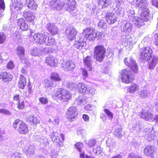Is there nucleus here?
<instances>
[{"instance_id": "obj_1", "label": "nucleus", "mask_w": 158, "mask_h": 158, "mask_svg": "<svg viewBox=\"0 0 158 158\" xmlns=\"http://www.w3.org/2000/svg\"><path fill=\"white\" fill-rule=\"evenodd\" d=\"M127 15L130 19L131 20L134 25L138 27H139L144 25V22H146L150 19L148 10L145 9L141 14L140 17L135 16L134 11L129 10L127 12Z\"/></svg>"}, {"instance_id": "obj_2", "label": "nucleus", "mask_w": 158, "mask_h": 158, "mask_svg": "<svg viewBox=\"0 0 158 158\" xmlns=\"http://www.w3.org/2000/svg\"><path fill=\"white\" fill-rule=\"evenodd\" d=\"M152 50L149 46L144 47L140 52V58L143 60H148L150 59L148 63V68L153 69L158 62V57L156 56H151Z\"/></svg>"}, {"instance_id": "obj_3", "label": "nucleus", "mask_w": 158, "mask_h": 158, "mask_svg": "<svg viewBox=\"0 0 158 158\" xmlns=\"http://www.w3.org/2000/svg\"><path fill=\"white\" fill-rule=\"evenodd\" d=\"M55 95L63 102H68L72 97L71 94L69 91L62 88L57 89Z\"/></svg>"}, {"instance_id": "obj_4", "label": "nucleus", "mask_w": 158, "mask_h": 158, "mask_svg": "<svg viewBox=\"0 0 158 158\" xmlns=\"http://www.w3.org/2000/svg\"><path fill=\"white\" fill-rule=\"evenodd\" d=\"M94 57L100 62L102 61L105 56L106 49L102 45L96 46L94 49Z\"/></svg>"}, {"instance_id": "obj_5", "label": "nucleus", "mask_w": 158, "mask_h": 158, "mask_svg": "<svg viewBox=\"0 0 158 158\" xmlns=\"http://www.w3.org/2000/svg\"><path fill=\"white\" fill-rule=\"evenodd\" d=\"M81 34H83L86 40L91 41H94L97 37V31L90 28L85 29Z\"/></svg>"}, {"instance_id": "obj_6", "label": "nucleus", "mask_w": 158, "mask_h": 158, "mask_svg": "<svg viewBox=\"0 0 158 158\" xmlns=\"http://www.w3.org/2000/svg\"><path fill=\"white\" fill-rule=\"evenodd\" d=\"M121 81L126 84H128L132 81L133 77L130 71L124 69L120 72Z\"/></svg>"}, {"instance_id": "obj_7", "label": "nucleus", "mask_w": 158, "mask_h": 158, "mask_svg": "<svg viewBox=\"0 0 158 158\" xmlns=\"http://www.w3.org/2000/svg\"><path fill=\"white\" fill-rule=\"evenodd\" d=\"M51 137L53 142L56 143L58 146L61 147L63 146V142L64 139V134H60L59 136L57 133L54 132L52 133Z\"/></svg>"}, {"instance_id": "obj_8", "label": "nucleus", "mask_w": 158, "mask_h": 158, "mask_svg": "<svg viewBox=\"0 0 158 158\" xmlns=\"http://www.w3.org/2000/svg\"><path fill=\"white\" fill-rule=\"evenodd\" d=\"M86 40L83 34H80L74 44L75 47L79 50L85 49L86 45Z\"/></svg>"}, {"instance_id": "obj_9", "label": "nucleus", "mask_w": 158, "mask_h": 158, "mask_svg": "<svg viewBox=\"0 0 158 158\" xmlns=\"http://www.w3.org/2000/svg\"><path fill=\"white\" fill-rule=\"evenodd\" d=\"M124 61L125 64L131 68L133 72L136 73L138 72V66L133 58H126L124 59Z\"/></svg>"}, {"instance_id": "obj_10", "label": "nucleus", "mask_w": 158, "mask_h": 158, "mask_svg": "<svg viewBox=\"0 0 158 158\" xmlns=\"http://www.w3.org/2000/svg\"><path fill=\"white\" fill-rule=\"evenodd\" d=\"M47 4L52 10H60L63 7V2L57 0H48Z\"/></svg>"}, {"instance_id": "obj_11", "label": "nucleus", "mask_w": 158, "mask_h": 158, "mask_svg": "<svg viewBox=\"0 0 158 158\" xmlns=\"http://www.w3.org/2000/svg\"><path fill=\"white\" fill-rule=\"evenodd\" d=\"M47 37V33H36L33 36L34 40L37 44L41 45L44 44L45 40Z\"/></svg>"}, {"instance_id": "obj_12", "label": "nucleus", "mask_w": 158, "mask_h": 158, "mask_svg": "<svg viewBox=\"0 0 158 158\" xmlns=\"http://www.w3.org/2000/svg\"><path fill=\"white\" fill-rule=\"evenodd\" d=\"M153 129V127H152L149 128L145 129L143 131L144 137L148 141L150 142L154 140L156 137L155 131Z\"/></svg>"}, {"instance_id": "obj_13", "label": "nucleus", "mask_w": 158, "mask_h": 158, "mask_svg": "<svg viewBox=\"0 0 158 158\" xmlns=\"http://www.w3.org/2000/svg\"><path fill=\"white\" fill-rule=\"evenodd\" d=\"M78 115V110L75 106H71L67 110L66 117L69 120L76 117Z\"/></svg>"}, {"instance_id": "obj_14", "label": "nucleus", "mask_w": 158, "mask_h": 158, "mask_svg": "<svg viewBox=\"0 0 158 158\" xmlns=\"http://www.w3.org/2000/svg\"><path fill=\"white\" fill-rule=\"evenodd\" d=\"M61 65L63 69L67 72L73 71L75 67L74 62L70 60H64L61 63Z\"/></svg>"}, {"instance_id": "obj_15", "label": "nucleus", "mask_w": 158, "mask_h": 158, "mask_svg": "<svg viewBox=\"0 0 158 158\" xmlns=\"http://www.w3.org/2000/svg\"><path fill=\"white\" fill-rule=\"evenodd\" d=\"M76 4L75 0H67L64 3H63V7L66 11L71 12L76 9Z\"/></svg>"}, {"instance_id": "obj_16", "label": "nucleus", "mask_w": 158, "mask_h": 158, "mask_svg": "<svg viewBox=\"0 0 158 158\" xmlns=\"http://www.w3.org/2000/svg\"><path fill=\"white\" fill-rule=\"evenodd\" d=\"M157 149L153 145L147 146L144 149V154L146 156L151 157V158H154V155L156 152Z\"/></svg>"}, {"instance_id": "obj_17", "label": "nucleus", "mask_w": 158, "mask_h": 158, "mask_svg": "<svg viewBox=\"0 0 158 158\" xmlns=\"http://www.w3.org/2000/svg\"><path fill=\"white\" fill-rule=\"evenodd\" d=\"M16 51L17 55L21 60L22 62L26 64V66L28 67L30 66L29 62L24 59V49L23 48L20 46H18L16 48Z\"/></svg>"}, {"instance_id": "obj_18", "label": "nucleus", "mask_w": 158, "mask_h": 158, "mask_svg": "<svg viewBox=\"0 0 158 158\" xmlns=\"http://www.w3.org/2000/svg\"><path fill=\"white\" fill-rule=\"evenodd\" d=\"M77 33L76 30L73 27H67L65 31L67 37L70 40H72L75 39Z\"/></svg>"}, {"instance_id": "obj_19", "label": "nucleus", "mask_w": 158, "mask_h": 158, "mask_svg": "<svg viewBox=\"0 0 158 158\" xmlns=\"http://www.w3.org/2000/svg\"><path fill=\"white\" fill-rule=\"evenodd\" d=\"M122 25L121 31L125 32L130 33L131 32L133 25L129 21H124Z\"/></svg>"}, {"instance_id": "obj_20", "label": "nucleus", "mask_w": 158, "mask_h": 158, "mask_svg": "<svg viewBox=\"0 0 158 158\" xmlns=\"http://www.w3.org/2000/svg\"><path fill=\"white\" fill-rule=\"evenodd\" d=\"M140 117L146 121L152 119L153 115L147 110H143L139 113Z\"/></svg>"}, {"instance_id": "obj_21", "label": "nucleus", "mask_w": 158, "mask_h": 158, "mask_svg": "<svg viewBox=\"0 0 158 158\" xmlns=\"http://www.w3.org/2000/svg\"><path fill=\"white\" fill-rule=\"evenodd\" d=\"M48 31L52 35H55L58 32L57 27L53 23H49L47 25Z\"/></svg>"}, {"instance_id": "obj_22", "label": "nucleus", "mask_w": 158, "mask_h": 158, "mask_svg": "<svg viewBox=\"0 0 158 158\" xmlns=\"http://www.w3.org/2000/svg\"><path fill=\"white\" fill-rule=\"evenodd\" d=\"M19 126L17 131L20 134H25L28 133V129L27 126L23 122L18 123Z\"/></svg>"}, {"instance_id": "obj_23", "label": "nucleus", "mask_w": 158, "mask_h": 158, "mask_svg": "<svg viewBox=\"0 0 158 158\" xmlns=\"http://www.w3.org/2000/svg\"><path fill=\"white\" fill-rule=\"evenodd\" d=\"M45 62L48 65L51 67H55L58 61L54 56H49L46 58Z\"/></svg>"}, {"instance_id": "obj_24", "label": "nucleus", "mask_w": 158, "mask_h": 158, "mask_svg": "<svg viewBox=\"0 0 158 158\" xmlns=\"http://www.w3.org/2000/svg\"><path fill=\"white\" fill-rule=\"evenodd\" d=\"M23 16L27 21L28 22L33 21L35 18V14L30 10L25 11Z\"/></svg>"}, {"instance_id": "obj_25", "label": "nucleus", "mask_w": 158, "mask_h": 158, "mask_svg": "<svg viewBox=\"0 0 158 158\" xmlns=\"http://www.w3.org/2000/svg\"><path fill=\"white\" fill-rule=\"evenodd\" d=\"M12 77V75L9 73L3 72L0 73V79L5 82L10 81Z\"/></svg>"}, {"instance_id": "obj_26", "label": "nucleus", "mask_w": 158, "mask_h": 158, "mask_svg": "<svg viewBox=\"0 0 158 158\" xmlns=\"http://www.w3.org/2000/svg\"><path fill=\"white\" fill-rule=\"evenodd\" d=\"M88 85L83 83H79L76 85V89L78 92L81 93L85 94Z\"/></svg>"}, {"instance_id": "obj_27", "label": "nucleus", "mask_w": 158, "mask_h": 158, "mask_svg": "<svg viewBox=\"0 0 158 158\" xmlns=\"http://www.w3.org/2000/svg\"><path fill=\"white\" fill-rule=\"evenodd\" d=\"M106 18L107 22L109 24H113L117 21V17L113 13H107L106 14Z\"/></svg>"}, {"instance_id": "obj_28", "label": "nucleus", "mask_w": 158, "mask_h": 158, "mask_svg": "<svg viewBox=\"0 0 158 158\" xmlns=\"http://www.w3.org/2000/svg\"><path fill=\"white\" fill-rule=\"evenodd\" d=\"M18 25L20 29L23 31H26L28 28V25L25 20L23 18L19 19L18 21Z\"/></svg>"}, {"instance_id": "obj_29", "label": "nucleus", "mask_w": 158, "mask_h": 158, "mask_svg": "<svg viewBox=\"0 0 158 158\" xmlns=\"http://www.w3.org/2000/svg\"><path fill=\"white\" fill-rule=\"evenodd\" d=\"M25 2L26 6L31 10H35L38 7V5L34 0H26Z\"/></svg>"}, {"instance_id": "obj_30", "label": "nucleus", "mask_w": 158, "mask_h": 158, "mask_svg": "<svg viewBox=\"0 0 158 158\" xmlns=\"http://www.w3.org/2000/svg\"><path fill=\"white\" fill-rule=\"evenodd\" d=\"M97 2L98 6L102 8L106 7L112 3L111 0H97Z\"/></svg>"}, {"instance_id": "obj_31", "label": "nucleus", "mask_w": 158, "mask_h": 158, "mask_svg": "<svg viewBox=\"0 0 158 158\" xmlns=\"http://www.w3.org/2000/svg\"><path fill=\"white\" fill-rule=\"evenodd\" d=\"M135 5L136 6L142 10L145 9L148 5V1L147 0H137Z\"/></svg>"}, {"instance_id": "obj_32", "label": "nucleus", "mask_w": 158, "mask_h": 158, "mask_svg": "<svg viewBox=\"0 0 158 158\" xmlns=\"http://www.w3.org/2000/svg\"><path fill=\"white\" fill-rule=\"evenodd\" d=\"M139 89V86L136 84H132L127 87V91L130 93H135Z\"/></svg>"}, {"instance_id": "obj_33", "label": "nucleus", "mask_w": 158, "mask_h": 158, "mask_svg": "<svg viewBox=\"0 0 158 158\" xmlns=\"http://www.w3.org/2000/svg\"><path fill=\"white\" fill-rule=\"evenodd\" d=\"M122 41L123 42L128 45L129 44H131V45L134 44L136 43V41H133V38H132L131 36L128 35L127 37L126 35L123 36H122Z\"/></svg>"}, {"instance_id": "obj_34", "label": "nucleus", "mask_w": 158, "mask_h": 158, "mask_svg": "<svg viewBox=\"0 0 158 158\" xmlns=\"http://www.w3.org/2000/svg\"><path fill=\"white\" fill-rule=\"evenodd\" d=\"M26 79L22 75H20L19 81V86L20 88L23 89L27 84Z\"/></svg>"}, {"instance_id": "obj_35", "label": "nucleus", "mask_w": 158, "mask_h": 158, "mask_svg": "<svg viewBox=\"0 0 158 158\" xmlns=\"http://www.w3.org/2000/svg\"><path fill=\"white\" fill-rule=\"evenodd\" d=\"M56 85L55 81H53L51 79H46L44 81V85L45 88H49L51 89L52 87H55Z\"/></svg>"}, {"instance_id": "obj_36", "label": "nucleus", "mask_w": 158, "mask_h": 158, "mask_svg": "<svg viewBox=\"0 0 158 158\" xmlns=\"http://www.w3.org/2000/svg\"><path fill=\"white\" fill-rule=\"evenodd\" d=\"M11 5L15 9L17 10L22 8L23 6L22 2L20 0H12Z\"/></svg>"}, {"instance_id": "obj_37", "label": "nucleus", "mask_w": 158, "mask_h": 158, "mask_svg": "<svg viewBox=\"0 0 158 158\" xmlns=\"http://www.w3.org/2000/svg\"><path fill=\"white\" fill-rule=\"evenodd\" d=\"M84 61L85 65L88 68L89 70H91L92 69L91 65V57L90 56H87L84 60Z\"/></svg>"}, {"instance_id": "obj_38", "label": "nucleus", "mask_w": 158, "mask_h": 158, "mask_svg": "<svg viewBox=\"0 0 158 158\" xmlns=\"http://www.w3.org/2000/svg\"><path fill=\"white\" fill-rule=\"evenodd\" d=\"M45 41L44 44L48 46L55 44V39L51 37H49L47 34V37Z\"/></svg>"}, {"instance_id": "obj_39", "label": "nucleus", "mask_w": 158, "mask_h": 158, "mask_svg": "<svg viewBox=\"0 0 158 158\" xmlns=\"http://www.w3.org/2000/svg\"><path fill=\"white\" fill-rule=\"evenodd\" d=\"M38 141L40 143V145L43 148L46 147L49 144V142L48 139L44 137H42L40 138V139L38 140Z\"/></svg>"}, {"instance_id": "obj_40", "label": "nucleus", "mask_w": 158, "mask_h": 158, "mask_svg": "<svg viewBox=\"0 0 158 158\" xmlns=\"http://www.w3.org/2000/svg\"><path fill=\"white\" fill-rule=\"evenodd\" d=\"M139 97L142 98H145L149 96L150 93L147 90L143 89L138 93Z\"/></svg>"}, {"instance_id": "obj_41", "label": "nucleus", "mask_w": 158, "mask_h": 158, "mask_svg": "<svg viewBox=\"0 0 158 158\" xmlns=\"http://www.w3.org/2000/svg\"><path fill=\"white\" fill-rule=\"evenodd\" d=\"M28 122L31 125H35L38 122L36 118L32 115H30L27 117Z\"/></svg>"}, {"instance_id": "obj_42", "label": "nucleus", "mask_w": 158, "mask_h": 158, "mask_svg": "<svg viewBox=\"0 0 158 158\" xmlns=\"http://www.w3.org/2000/svg\"><path fill=\"white\" fill-rule=\"evenodd\" d=\"M96 94V89L94 87L92 86L90 87V86L88 85V88L87 89L85 94L90 96H93Z\"/></svg>"}, {"instance_id": "obj_43", "label": "nucleus", "mask_w": 158, "mask_h": 158, "mask_svg": "<svg viewBox=\"0 0 158 158\" xmlns=\"http://www.w3.org/2000/svg\"><path fill=\"white\" fill-rule=\"evenodd\" d=\"M51 79L53 81H61V79L59 75L56 73H52L51 75Z\"/></svg>"}, {"instance_id": "obj_44", "label": "nucleus", "mask_w": 158, "mask_h": 158, "mask_svg": "<svg viewBox=\"0 0 158 158\" xmlns=\"http://www.w3.org/2000/svg\"><path fill=\"white\" fill-rule=\"evenodd\" d=\"M85 102L84 98L79 96L76 98L75 103L77 105H84Z\"/></svg>"}, {"instance_id": "obj_45", "label": "nucleus", "mask_w": 158, "mask_h": 158, "mask_svg": "<svg viewBox=\"0 0 158 158\" xmlns=\"http://www.w3.org/2000/svg\"><path fill=\"white\" fill-rule=\"evenodd\" d=\"M30 52L33 56H39L42 53V51L40 49L35 48L31 50Z\"/></svg>"}, {"instance_id": "obj_46", "label": "nucleus", "mask_w": 158, "mask_h": 158, "mask_svg": "<svg viewBox=\"0 0 158 158\" xmlns=\"http://www.w3.org/2000/svg\"><path fill=\"white\" fill-rule=\"evenodd\" d=\"M117 4L115 9L116 13L120 15H123L124 12V9L123 8H122L119 6L120 4L119 2Z\"/></svg>"}, {"instance_id": "obj_47", "label": "nucleus", "mask_w": 158, "mask_h": 158, "mask_svg": "<svg viewBox=\"0 0 158 158\" xmlns=\"http://www.w3.org/2000/svg\"><path fill=\"white\" fill-rule=\"evenodd\" d=\"M103 111L106 115L108 117V119L110 120H111L113 119L114 116L112 112L107 109H104Z\"/></svg>"}, {"instance_id": "obj_48", "label": "nucleus", "mask_w": 158, "mask_h": 158, "mask_svg": "<svg viewBox=\"0 0 158 158\" xmlns=\"http://www.w3.org/2000/svg\"><path fill=\"white\" fill-rule=\"evenodd\" d=\"M115 135L119 138H121L122 136V128L120 127L116 128L114 130Z\"/></svg>"}, {"instance_id": "obj_49", "label": "nucleus", "mask_w": 158, "mask_h": 158, "mask_svg": "<svg viewBox=\"0 0 158 158\" xmlns=\"http://www.w3.org/2000/svg\"><path fill=\"white\" fill-rule=\"evenodd\" d=\"M94 152L95 153L96 155L99 156H100L102 154V150L100 147L98 146L96 149H94L93 150Z\"/></svg>"}, {"instance_id": "obj_50", "label": "nucleus", "mask_w": 158, "mask_h": 158, "mask_svg": "<svg viewBox=\"0 0 158 158\" xmlns=\"http://www.w3.org/2000/svg\"><path fill=\"white\" fill-rule=\"evenodd\" d=\"M17 107L19 109H23L25 107V104L23 100L19 101L17 103Z\"/></svg>"}, {"instance_id": "obj_51", "label": "nucleus", "mask_w": 158, "mask_h": 158, "mask_svg": "<svg viewBox=\"0 0 158 158\" xmlns=\"http://www.w3.org/2000/svg\"><path fill=\"white\" fill-rule=\"evenodd\" d=\"M75 146L76 148L80 152H81V149H82L83 144L82 143L78 142L75 144Z\"/></svg>"}, {"instance_id": "obj_52", "label": "nucleus", "mask_w": 158, "mask_h": 158, "mask_svg": "<svg viewBox=\"0 0 158 158\" xmlns=\"http://www.w3.org/2000/svg\"><path fill=\"white\" fill-rule=\"evenodd\" d=\"M58 152L54 149H52L50 152V156L52 158H56Z\"/></svg>"}, {"instance_id": "obj_53", "label": "nucleus", "mask_w": 158, "mask_h": 158, "mask_svg": "<svg viewBox=\"0 0 158 158\" xmlns=\"http://www.w3.org/2000/svg\"><path fill=\"white\" fill-rule=\"evenodd\" d=\"M20 122H23L22 121L20 120L19 119H16L15 121L13 124V127L17 131V129H18L19 125L18 123Z\"/></svg>"}, {"instance_id": "obj_54", "label": "nucleus", "mask_w": 158, "mask_h": 158, "mask_svg": "<svg viewBox=\"0 0 158 158\" xmlns=\"http://www.w3.org/2000/svg\"><path fill=\"white\" fill-rule=\"evenodd\" d=\"M106 24L102 20H101L98 23V26L99 27L105 28H106Z\"/></svg>"}, {"instance_id": "obj_55", "label": "nucleus", "mask_w": 158, "mask_h": 158, "mask_svg": "<svg viewBox=\"0 0 158 158\" xmlns=\"http://www.w3.org/2000/svg\"><path fill=\"white\" fill-rule=\"evenodd\" d=\"M35 147L33 145H31L29 146V149L27 152L30 154H32L34 152Z\"/></svg>"}, {"instance_id": "obj_56", "label": "nucleus", "mask_w": 158, "mask_h": 158, "mask_svg": "<svg viewBox=\"0 0 158 158\" xmlns=\"http://www.w3.org/2000/svg\"><path fill=\"white\" fill-rule=\"evenodd\" d=\"M77 133L78 135H85L86 134V131L84 129L78 130L77 131Z\"/></svg>"}, {"instance_id": "obj_57", "label": "nucleus", "mask_w": 158, "mask_h": 158, "mask_svg": "<svg viewBox=\"0 0 158 158\" xmlns=\"http://www.w3.org/2000/svg\"><path fill=\"white\" fill-rule=\"evenodd\" d=\"M6 36L5 34L3 33H0V44L3 43L5 40Z\"/></svg>"}, {"instance_id": "obj_58", "label": "nucleus", "mask_w": 158, "mask_h": 158, "mask_svg": "<svg viewBox=\"0 0 158 158\" xmlns=\"http://www.w3.org/2000/svg\"><path fill=\"white\" fill-rule=\"evenodd\" d=\"M80 157L81 158H94L91 156H89L87 155H86L85 156L84 152H80Z\"/></svg>"}, {"instance_id": "obj_59", "label": "nucleus", "mask_w": 158, "mask_h": 158, "mask_svg": "<svg viewBox=\"0 0 158 158\" xmlns=\"http://www.w3.org/2000/svg\"><path fill=\"white\" fill-rule=\"evenodd\" d=\"M82 74L83 77V78H86L88 76V74L87 70L85 69H82Z\"/></svg>"}, {"instance_id": "obj_60", "label": "nucleus", "mask_w": 158, "mask_h": 158, "mask_svg": "<svg viewBox=\"0 0 158 158\" xmlns=\"http://www.w3.org/2000/svg\"><path fill=\"white\" fill-rule=\"evenodd\" d=\"M67 86L70 89H73L75 87L76 85L75 84L73 83H70L69 82H67Z\"/></svg>"}, {"instance_id": "obj_61", "label": "nucleus", "mask_w": 158, "mask_h": 158, "mask_svg": "<svg viewBox=\"0 0 158 158\" xmlns=\"http://www.w3.org/2000/svg\"><path fill=\"white\" fill-rule=\"evenodd\" d=\"M89 8L91 13L93 14L94 13L96 10V6L95 5H94L93 4H91L90 5Z\"/></svg>"}, {"instance_id": "obj_62", "label": "nucleus", "mask_w": 158, "mask_h": 158, "mask_svg": "<svg viewBox=\"0 0 158 158\" xmlns=\"http://www.w3.org/2000/svg\"><path fill=\"white\" fill-rule=\"evenodd\" d=\"M0 113L9 115L10 114V113L9 111L6 109H0Z\"/></svg>"}, {"instance_id": "obj_63", "label": "nucleus", "mask_w": 158, "mask_h": 158, "mask_svg": "<svg viewBox=\"0 0 158 158\" xmlns=\"http://www.w3.org/2000/svg\"><path fill=\"white\" fill-rule=\"evenodd\" d=\"M96 143V141L95 140L92 139L89 140L88 143V145L90 147L93 146Z\"/></svg>"}, {"instance_id": "obj_64", "label": "nucleus", "mask_w": 158, "mask_h": 158, "mask_svg": "<svg viewBox=\"0 0 158 158\" xmlns=\"http://www.w3.org/2000/svg\"><path fill=\"white\" fill-rule=\"evenodd\" d=\"M15 65L13 62L10 61L7 64V67L9 69H12L14 67Z\"/></svg>"}]
</instances>
